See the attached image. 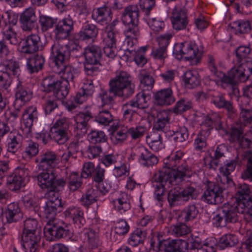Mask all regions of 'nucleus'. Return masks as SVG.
I'll return each instance as SVG.
<instances>
[{
	"mask_svg": "<svg viewBox=\"0 0 252 252\" xmlns=\"http://www.w3.org/2000/svg\"><path fill=\"white\" fill-rule=\"evenodd\" d=\"M41 86L43 91L46 93H53L57 99H63L68 94L70 84L66 81L58 80L53 76H48L43 79Z\"/></svg>",
	"mask_w": 252,
	"mask_h": 252,
	"instance_id": "obj_7",
	"label": "nucleus"
},
{
	"mask_svg": "<svg viewBox=\"0 0 252 252\" xmlns=\"http://www.w3.org/2000/svg\"><path fill=\"white\" fill-rule=\"evenodd\" d=\"M98 32V29L95 25L87 23L83 26L78 35L80 40H86L95 38Z\"/></svg>",
	"mask_w": 252,
	"mask_h": 252,
	"instance_id": "obj_38",
	"label": "nucleus"
},
{
	"mask_svg": "<svg viewBox=\"0 0 252 252\" xmlns=\"http://www.w3.org/2000/svg\"><path fill=\"white\" fill-rule=\"evenodd\" d=\"M238 243V239L236 235L226 234L223 235L220 239L218 247L220 250L226 248L234 247Z\"/></svg>",
	"mask_w": 252,
	"mask_h": 252,
	"instance_id": "obj_44",
	"label": "nucleus"
},
{
	"mask_svg": "<svg viewBox=\"0 0 252 252\" xmlns=\"http://www.w3.org/2000/svg\"><path fill=\"white\" fill-rule=\"evenodd\" d=\"M232 67L227 74H224L220 80L231 88H234L239 83L247 81L252 74V61H246Z\"/></svg>",
	"mask_w": 252,
	"mask_h": 252,
	"instance_id": "obj_5",
	"label": "nucleus"
},
{
	"mask_svg": "<svg viewBox=\"0 0 252 252\" xmlns=\"http://www.w3.org/2000/svg\"><path fill=\"white\" fill-rule=\"evenodd\" d=\"M38 116L39 114L36 107L31 106L27 108L22 115L23 125L30 130L33 123L37 122Z\"/></svg>",
	"mask_w": 252,
	"mask_h": 252,
	"instance_id": "obj_34",
	"label": "nucleus"
},
{
	"mask_svg": "<svg viewBox=\"0 0 252 252\" xmlns=\"http://www.w3.org/2000/svg\"><path fill=\"white\" fill-rule=\"evenodd\" d=\"M207 63L208 68L212 74L218 78V80L220 81L222 77L224 76V73L218 70L217 63L215 57L211 55H208Z\"/></svg>",
	"mask_w": 252,
	"mask_h": 252,
	"instance_id": "obj_58",
	"label": "nucleus"
},
{
	"mask_svg": "<svg viewBox=\"0 0 252 252\" xmlns=\"http://www.w3.org/2000/svg\"><path fill=\"white\" fill-rule=\"evenodd\" d=\"M114 120L111 112L108 109H103L95 117L96 121L100 125L108 126Z\"/></svg>",
	"mask_w": 252,
	"mask_h": 252,
	"instance_id": "obj_54",
	"label": "nucleus"
},
{
	"mask_svg": "<svg viewBox=\"0 0 252 252\" xmlns=\"http://www.w3.org/2000/svg\"><path fill=\"white\" fill-rule=\"evenodd\" d=\"M130 158L137 159L141 165L147 167L157 164L158 161L156 156L151 153L146 147L141 145L132 149Z\"/></svg>",
	"mask_w": 252,
	"mask_h": 252,
	"instance_id": "obj_14",
	"label": "nucleus"
},
{
	"mask_svg": "<svg viewBox=\"0 0 252 252\" xmlns=\"http://www.w3.org/2000/svg\"><path fill=\"white\" fill-rule=\"evenodd\" d=\"M109 86V92L101 90L98 94L102 107L106 105L109 108L112 107L114 99L110 93H113L115 96L126 99L130 97L135 92V86L132 81V77L129 73L125 71L118 72L116 76L110 81Z\"/></svg>",
	"mask_w": 252,
	"mask_h": 252,
	"instance_id": "obj_3",
	"label": "nucleus"
},
{
	"mask_svg": "<svg viewBox=\"0 0 252 252\" xmlns=\"http://www.w3.org/2000/svg\"><path fill=\"white\" fill-rule=\"evenodd\" d=\"M44 230L46 236H51L50 240L70 238L73 233L71 225L60 220L47 221Z\"/></svg>",
	"mask_w": 252,
	"mask_h": 252,
	"instance_id": "obj_8",
	"label": "nucleus"
},
{
	"mask_svg": "<svg viewBox=\"0 0 252 252\" xmlns=\"http://www.w3.org/2000/svg\"><path fill=\"white\" fill-rule=\"evenodd\" d=\"M221 185L214 184L209 187L203 195L204 201L211 204H219L222 203L223 201L222 191L229 187H227L226 185Z\"/></svg>",
	"mask_w": 252,
	"mask_h": 252,
	"instance_id": "obj_15",
	"label": "nucleus"
},
{
	"mask_svg": "<svg viewBox=\"0 0 252 252\" xmlns=\"http://www.w3.org/2000/svg\"><path fill=\"white\" fill-rule=\"evenodd\" d=\"M91 17L97 24L105 26L112 20L113 13L112 12H110L103 4L100 7L93 9Z\"/></svg>",
	"mask_w": 252,
	"mask_h": 252,
	"instance_id": "obj_25",
	"label": "nucleus"
},
{
	"mask_svg": "<svg viewBox=\"0 0 252 252\" xmlns=\"http://www.w3.org/2000/svg\"><path fill=\"white\" fill-rule=\"evenodd\" d=\"M198 213V210L194 204L189 205L181 212V217L184 221H188L195 219Z\"/></svg>",
	"mask_w": 252,
	"mask_h": 252,
	"instance_id": "obj_50",
	"label": "nucleus"
},
{
	"mask_svg": "<svg viewBox=\"0 0 252 252\" xmlns=\"http://www.w3.org/2000/svg\"><path fill=\"white\" fill-rule=\"evenodd\" d=\"M189 135L188 130L186 127H180L171 132L170 140L175 142H183L188 139Z\"/></svg>",
	"mask_w": 252,
	"mask_h": 252,
	"instance_id": "obj_48",
	"label": "nucleus"
},
{
	"mask_svg": "<svg viewBox=\"0 0 252 252\" xmlns=\"http://www.w3.org/2000/svg\"><path fill=\"white\" fill-rule=\"evenodd\" d=\"M150 248L156 252H187L188 243L181 239L150 241Z\"/></svg>",
	"mask_w": 252,
	"mask_h": 252,
	"instance_id": "obj_9",
	"label": "nucleus"
},
{
	"mask_svg": "<svg viewBox=\"0 0 252 252\" xmlns=\"http://www.w3.org/2000/svg\"><path fill=\"white\" fill-rule=\"evenodd\" d=\"M146 141L151 149L155 152H158L164 147L161 134L159 133L154 132L151 136H147Z\"/></svg>",
	"mask_w": 252,
	"mask_h": 252,
	"instance_id": "obj_42",
	"label": "nucleus"
},
{
	"mask_svg": "<svg viewBox=\"0 0 252 252\" xmlns=\"http://www.w3.org/2000/svg\"><path fill=\"white\" fill-rule=\"evenodd\" d=\"M146 131L147 127L145 126L139 125L128 128L127 133L132 140H138L144 135Z\"/></svg>",
	"mask_w": 252,
	"mask_h": 252,
	"instance_id": "obj_57",
	"label": "nucleus"
},
{
	"mask_svg": "<svg viewBox=\"0 0 252 252\" xmlns=\"http://www.w3.org/2000/svg\"><path fill=\"white\" fill-rule=\"evenodd\" d=\"M172 35L169 33L161 35L158 39V47L153 48L151 55L155 60L160 61L162 64L167 57V47Z\"/></svg>",
	"mask_w": 252,
	"mask_h": 252,
	"instance_id": "obj_18",
	"label": "nucleus"
},
{
	"mask_svg": "<svg viewBox=\"0 0 252 252\" xmlns=\"http://www.w3.org/2000/svg\"><path fill=\"white\" fill-rule=\"evenodd\" d=\"M79 174L76 172H73L68 177L67 187L70 191L77 190L82 185V181Z\"/></svg>",
	"mask_w": 252,
	"mask_h": 252,
	"instance_id": "obj_49",
	"label": "nucleus"
},
{
	"mask_svg": "<svg viewBox=\"0 0 252 252\" xmlns=\"http://www.w3.org/2000/svg\"><path fill=\"white\" fill-rule=\"evenodd\" d=\"M36 161L39 162L40 167L49 169L53 168L58 165L59 158L55 152L48 151L38 156Z\"/></svg>",
	"mask_w": 252,
	"mask_h": 252,
	"instance_id": "obj_29",
	"label": "nucleus"
},
{
	"mask_svg": "<svg viewBox=\"0 0 252 252\" xmlns=\"http://www.w3.org/2000/svg\"><path fill=\"white\" fill-rule=\"evenodd\" d=\"M44 63L43 56L34 55L27 59V69L31 73H36L43 68Z\"/></svg>",
	"mask_w": 252,
	"mask_h": 252,
	"instance_id": "obj_35",
	"label": "nucleus"
},
{
	"mask_svg": "<svg viewBox=\"0 0 252 252\" xmlns=\"http://www.w3.org/2000/svg\"><path fill=\"white\" fill-rule=\"evenodd\" d=\"M212 102L216 107L219 108H225L230 114L234 113L232 103L226 101L222 94H220L216 96H212Z\"/></svg>",
	"mask_w": 252,
	"mask_h": 252,
	"instance_id": "obj_43",
	"label": "nucleus"
},
{
	"mask_svg": "<svg viewBox=\"0 0 252 252\" xmlns=\"http://www.w3.org/2000/svg\"><path fill=\"white\" fill-rule=\"evenodd\" d=\"M202 52V47L192 41L176 44L173 49V54L178 60L185 58L187 60L195 59L198 61L201 58Z\"/></svg>",
	"mask_w": 252,
	"mask_h": 252,
	"instance_id": "obj_6",
	"label": "nucleus"
},
{
	"mask_svg": "<svg viewBox=\"0 0 252 252\" xmlns=\"http://www.w3.org/2000/svg\"><path fill=\"white\" fill-rule=\"evenodd\" d=\"M3 70H0V87L7 89L11 83V75L18 77L20 69L18 63L12 60L3 61L0 63Z\"/></svg>",
	"mask_w": 252,
	"mask_h": 252,
	"instance_id": "obj_13",
	"label": "nucleus"
},
{
	"mask_svg": "<svg viewBox=\"0 0 252 252\" xmlns=\"http://www.w3.org/2000/svg\"><path fill=\"white\" fill-rule=\"evenodd\" d=\"M98 191L93 188L89 189L80 199L81 204L86 207L95 202L99 197Z\"/></svg>",
	"mask_w": 252,
	"mask_h": 252,
	"instance_id": "obj_40",
	"label": "nucleus"
},
{
	"mask_svg": "<svg viewBox=\"0 0 252 252\" xmlns=\"http://www.w3.org/2000/svg\"><path fill=\"white\" fill-rule=\"evenodd\" d=\"M184 81L187 87L194 88L199 84V79L196 72L187 71L184 75Z\"/></svg>",
	"mask_w": 252,
	"mask_h": 252,
	"instance_id": "obj_55",
	"label": "nucleus"
},
{
	"mask_svg": "<svg viewBox=\"0 0 252 252\" xmlns=\"http://www.w3.org/2000/svg\"><path fill=\"white\" fill-rule=\"evenodd\" d=\"M138 109V106L133 98L124 104L122 110L125 121L132 125L136 124V118L138 116L136 112Z\"/></svg>",
	"mask_w": 252,
	"mask_h": 252,
	"instance_id": "obj_31",
	"label": "nucleus"
},
{
	"mask_svg": "<svg viewBox=\"0 0 252 252\" xmlns=\"http://www.w3.org/2000/svg\"><path fill=\"white\" fill-rule=\"evenodd\" d=\"M83 54L85 58V62L99 63L101 53L98 46L89 45L85 49Z\"/></svg>",
	"mask_w": 252,
	"mask_h": 252,
	"instance_id": "obj_37",
	"label": "nucleus"
},
{
	"mask_svg": "<svg viewBox=\"0 0 252 252\" xmlns=\"http://www.w3.org/2000/svg\"><path fill=\"white\" fill-rule=\"evenodd\" d=\"M146 234L140 229H136L129 236L128 243L132 247L137 246L143 243L145 240Z\"/></svg>",
	"mask_w": 252,
	"mask_h": 252,
	"instance_id": "obj_53",
	"label": "nucleus"
},
{
	"mask_svg": "<svg viewBox=\"0 0 252 252\" xmlns=\"http://www.w3.org/2000/svg\"><path fill=\"white\" fill-rule=\"evenodd\" d=\"M23 182L21 178L16 176L14 173L9 175L7 178V185L8 188L13 191L19 189L22 186Z\"/></svg>",
	"mask_w": 252,
	"mask_h": 252,
	"instance_id": "obj_61",
	"label": "nucleus"
},
{
	"mask_svg": "<svg viewBox=\"0 0 252 252\" xmlns=\"http://www.w3.org/2000/svg\"><path fill=\"white\" fill-rule=\"evenodd\" d=\"M38 222L34 219L29 218L24 221L22 233H39L37 232Z\"/></svg>",
	"mask_w": 252,
	"mask_h": 252,
	"instance_id": "obj_63",
	"label": "nucleus"
},
{
	"mask_svg": "<svg viewBox=\"0 0 252 252\" xmlns=\"http://www.w3.org/2000/svg\"><path fill=\"white\" fill-rule=\"evenodd\" d=\"M75 48L74 45H69L63 40H56L51 47L50 59L54 71L61 74L62 81H66L69 84L78 74L77 68L65 65V62L68 60L71 52Z\"/></svg>",
	"mask_w": 252,
	"mask_h": 252,
	"instance_id": "obj_2",
	"label": "nucleus"
},
{
	"mask_svg": "<svg viewBox=\"0 0 252 252\" xmlns=\"http://www.w3.org/2000/svg\"><path fill=\"white\" fill-rule=\"evenodd\" d=\"M171 20L175 30L180 31L185 29L189 23L186 10L181 7H175L172 11Z\"/></svg>",
	"mask_w": 252,
	"mask_h": 252,
	"instance_id": "obj_21",
	"label": "nucleus"
},
{
	"mask_svg": "<svg viewBox=\"0 0 252 252\" xmlns=\"http://www.w3.org/2000/svg\"><path fill=\"white\" fill-rule=\"evenodd\" d=\"M21 245L25 252H38L41 236L39 233H22Z\"/></svg>",
	"mask_w": 252,
	"mask_h": 252,
	"instance_id": "obj_20",
	"label": "nucleus"
},
{
	"mask_svg": "<svg viewBox=\"0 0 252 252\" xmlns=\"http://www.w3.org/2000/svg\"><path fill=\"white\" fill-rule=\"evenodd\" d=\"M113 204L116 208L121 213H123L130 208L127 195L125 193L122 194L120 198L113 201Z\"/></svg>",
	"mask_w": 252,
	"mask_h": 252,
	"instance_id": "obj_52",
	"label": "nucleus"
},
{
	"mask_svg": "<svg viewBox=\"0 0 252 252\" xmlns=\"http://www.w3.org/2000/svg\"><path fill=\"white\" fill-rule=\"evenodd\" d=\"M1 33L3 38L9 41L13 45H17L19 43L17 33L10 25H5L2 29Z\"/></svg>",
	"mask_w": 252,
	"mask_h": 252,
	"instance_id": "obj_45",
	"label": "nucleus"
},
{
	"mask_svg": "<svg viewBox=\"0 0 252 252\" xmlns=\"http://www.w3.org/2000/svg\"><path fill=\"white\" fill-rule=\"evenodd\" d=\"M39 23L42 32L47 31L57 23V19L44 15L39 16Z\"/></svg>",
	"mask_w": 252,
	"mask_h": 252,
	"instance_id": "obj_64",
	"label": "nucleus"
},
{
	"mask_svg": "<svg viewBox=\"0 0 252 252\" xmlns=\"http://www.w3.org/2000/svg\"><path fill=\"white\" fill-rule=\"evenodd\" d=\"M88 139L91 143L95 144L105 142L107 137L102 131L92 130L88 134Z\"/></svg>",
	"mask_w": 252,
	"mask_h": 252,
	"instance_id": "obj_59",
	"label": "nucleus"
},
{
	"mask_svg": "<svg viewBox=\"0 0 252 252\" xmlns=\"http://www.w3.org/2000/svg\"><path fill=\"white\" fill-rule=\"evenodd\" d=\"M105 33L106 35L103 40L105 44L104 53L108 58L113 59L117 54L116 42L119 36V33L113 30H108V26L106 28Z\"/></svg>",
	"mask_w": 252,
	"mask_h": 252,
	"instance_id": "obj_17",
	"label": "nucleus"
},
{
	"mask_svg": "<svg viewBox=\"0 0 252 252\" xmlns=\"http://www.w3.org/2000/svg\"><path fill=\"white\" fill-rule=\"evenodd\" d=\"M73 22L71 17H67L60 21L54 31L56 37L58 39H63L67 37L73 30Z\"/></svg>",
	"mask_w": 252,
	"mask_h": 252,
	"instance_id": "obj_23",
	"label": "nucleus"
},
{
	"mask_svg": "<svg viewBox=\"0 0 252 252\" xmlns=\"http://www.w3.org/2000/svg\"><path fill=\"white\" fill-rule=\"evenodd\" d=\"M184 153L178 151L164 159V166L155 173L153 178V186L155 188L154 194L156 199L161 201L165 186L178 184L185 177L189 178L192 175L191 168L182 159Z\"/></svg>",
	"mask_w": 252,
	"mask_h": 252,
	"instance_id": "obj_1",
	"label": "nucleus"
},
{
	"mask_svg": "<svg viewBox=\"0 0 252 252\" xmlns=\"http://www.w3.org/2000/svg\"><path fill=\"white\" fill-rule=\"evenodd\" d=\"M64 187L56 186V189L53 188H49L46 189L48 191L45 194V197L48 199L47 202H51L55 203L57 201L58 203H62V200L60 198L58 191L63 188Z\"/></svg>",
	"mask_w": 252,
	"mask_h": 252,
	"instance_id": "obj_60",
	"label": "nucleus"
},
{
	"mask_svg": "<svg viewBox=\"0 0 252 252\" xmlns=\"http://www.w3.org/2000/svg\"><path fill=\"white\" fill-rule=\"evenodd\" d=\"M15 97L14 107L18 108L19 106H22L32 99V92L30 88L23 86L21 82H19L16 88Z\"/></svg>",
	"mask_w": 252,
	"mask_h": 252,
	"instance_id": "obj_27",
	"label": "nucleus"
},
{
	"mask_svg": "<svg viewBox=\"0 0 252 252\" xmlns=\"http://www.w3.org/2000/svg\"><path fill=\"white\" fill-rule=\"evenodd\" d=\"M232 29L236 34L249 33L252 30V26L249 20L246 19L238 20L232 23Z\"/></svg>",
	"mask_w": 252,
	"mask_h": 252,
	"instance_id": "obj_41",
	"label": "nucleus"
},
{
	"mask_svg": "<svg viewBox=\"0 0 252 252\" xmlns=\"http://www.w3.org/2000/svg\"><path fill=\"white\" fill-rule=\"evenodd\" d=\"M42 48L40 37L38 34H32L25 38L20 48L22 53L31 54L38 51Z\"/></svg>",
	"mask_w": 252,
	"mask_h": 252,
	"instance_id": "obj_22",
	"label": "nucleus"
},
{
	"mask_svg": "<svg viewBox=\"0 0 252 252\" xmlns=\"http://www.w3.org/2000/svg\"><path fill=\"white\" fill-rule=\"evenodd\" d=\"M6 218V222L10 223L18 221L22 217V213L19 204L12 202L8 205L6 210L3 213Z\"/></svg>",
	"mask_w": 252,
	"mask_h": 252,
	"instance_id": "obj_32",
	"label": "nucleus"
},
{
	"mask_svg": "<svg viewBox=\"0 0 252 252\" xmlns=\"http://www.w3.org/2000/svg\"><path fill=\"white\" fill-rule=\"evenodd\" d=\"M92 118V113L89 111L85 113H80L76 118V125L74 127V131L76 135L79 137H82L87 132L88 122Z\"/></svg>",
	"mask_w": 252,
	"mask_h": 252,
	"instance_id": "obj_28",
	"label": "nucleus"
},
{
	"mask_svg": "<svg viewBox=\"0 0 252 252\" xmlns=\"http://www.w3.org/2000/svg\"><path fill=\"white\" fill-rule=\"evenodd\" d=\"M64 215L65 217L72 219L75 226L79 228H82L86 223L84 213L79 208L69 207L64 212Z\"/></svg>",
	"mask_w": 252,
	"mask_h": 252,
	"instance_id": "obj_30",
	"label": "nucleus"
},
{
	"mask_svg": "<svg viewBox=\"0 0 252 252\" xmlns=\"http://www.w3.org/2000/svg\"><path fill=\"white\" fill-rule=\"evenodd\" d=\"M237 164L236 159L224 162V164L220 168V175L218 177V182H220L221 184L226 185L227 187L233 186L234 183L229 175L235 170Z\"/></svg>",
	"mask_w": 252,
	"mask_h": 252,
	"instance_id": "obj_19",
	"label": "nucleus"
},
{
	"mask_svg": "<svg viewBox=\"0 0 252 252\" xmlns=\"http://www.w3.org/2000/svg\"><path fill=\"white\" fill-rule=\"evenodd\" d=\"M192 107V103L188 98H181L179 100L173 108L172 111L176 114H182Z\"/></svg>",
	"mask_w": 252,
	"mask_h": 252,
	"instance_id": "obj_47",
	"label": "nucleus"
},
{
	"mask_svg": "<svg viewBox=\"0 0 252 252\" xmlns=\"http://www.w3.org/2000/svg\"><path fill=\"white\" fill-rule=\"evenodd\" d=\"M139 10L137 5H129L123 11L121 20L127 26L125 34L127 38L136 40L140 35L138 27Z\"/></svg>",
	"mask_w": 252,
	"mask_h": 252,
	"instance_id": "obj_4",
	"label": "nucleus"
},
{
	"mask_svg": "<svg viewBox=\"0 0 252 252\" xmlns=\"http://www.w3.org/2000/svg\"><path fill=\"white\" fill-rule=\"evenodd\" d=\"M133 99L135 100L138 108L140 109H144L149 106L151 100V94L140 92L137 94Z\"/></svg>",
	"mask_w": 252,
	"mask_h": 252,
	"instance_id": "obj_56",
	"label": "nucleus"
},
{
	"mask_svg": "<svg viewBox=\"0 0 252 252\" xmlns=\"http://www.w3.org/2000/svg\"><path fill=\"white\" fill-rule=\"evenodd\" d=\"M22 136L16 131L10 132L7 140V150L12 153H15L20 147Z\"/></svg>",
	"mask_w": 252,
	"mask_h": 252,
	"instance_id": "obj_39",
	"label": "nucleus"
},
{
	"mask_svg": "<svg viewBox=\"0 0 252 252\" xmlns=\"http://www.w3.org/2000/svg\"><path fill=\"white\" fill-rule=\"evenodd\" d=\"M220 209L228 223H236L238 221L240 214H245V218H248L249 210L243 204H239L233 200L224 203Z\"/></svg>",
	"mask_w": 252,
	"mask_h": 252,
	"instance_id": "obj_11",
	"label": "nucleus"
},
{
	"mask_svg": "<svg viewBox=\"0 0 252 252\" xmlns=\"http://www.w3.org/2000/svg\"><path fill=\"white\" fill-rule=\"evenodd\" d=\"M62 203H58V201L55 203L50 202H46L44 207V215L48 219L47 221L53 220H58L56 218L58 212H60L62 208Z\"/></svg>",
	"mask_w": 252,
	"mask_h": 252,
	"instance_id": "obj_36",
	"label": "nucleus"
},
{
	"mask_svg": "<svg viewBox=\"0 0 252 252\" xmlns=\"http://www.w3.org/2000/svg\"><path fill=\"white\" fill-rule=\"evenodd\" d=\"M138 78L141 84L143 85V87H146L147 90H151L153 88L155 82L154 80L146 70H141L138 75Z\"/></svg>",
	"mask_w": 252,
	"mask_h": 252,
	"instance_id": "obj_51",
	"label": "nucleus"
},
{
	"mask_svg": "<svg viewBox=\"0 0 252 252\" xmlns=\"http://www.w3.org/2000/svg\"><path fill=\"white\" fill-rule=\"evenodd\" d=\"M168 122V114L165 112L160 113L157 116V121L155 122L154 129L163 132L167 129Z\"/></svg>",
	"mask_w": 252,
	"mask_h": 252,
	"instance_id": "obj_46",
	"label": "nucleus"
},
{
	"mask_svg": "<svg viewBox=\"0 0 252 252\" xmlns=\"http://www.w3.org/2000/svg\"><path fill=\"white\" fill-rule=\"evenodd\" d=\"M155 103L158 106H168L176 101L173 92L170 87L161 89L155 94Z\"/></svg>",
	"mask_w": 252,
	"mask_h": 252,
	"instance_id": "obj_26",
	"label": "nucleus"
},
{
	"mask_svg": "<svg viewBox=\"0 0 252 252\" xmlns=\"http://www.w3.org/2000/svg\"><path fill=\"white\" fill-rule=\"evenodd\" d=\"M234 201L242 203L245 207L250 209L252 207V189L248 184L243 183L239 184L236 188Z\"/></svg>",
	"mask_w": 252,
	"mask_h": 252,
	"instance_id": "obj_16",
	"label": "nucleus"
},
{
	"mask_svg": "<svg viewBox=\"0 0 252 252\" xmlns=\"http://www.w3.org/2000/svg\"><path fill=\"white\" fill-rule=\"evenodd\" d=\"M37 184L43 189L49 188L56 189V186L64 187L66 182L62 177H58L53 168L45 169L36 176Z\"/></svg>",
	"mask_w": 252,
	"mask_h": 252,
	"instance_id": "obj_10",
	"label": "nucleus"
},
{
	"mask_svg": "<svg viewBox=\"0 0 252 252\" xmlns=\"http://www.w3.org/2000/svg\"><path fill=\"white\" fill-rule=\"evenodd\" d=\"M225 147L224 145H220L216 148L213 157H207L204 158V164L209 169H215L219 164V160L224 157Z\"/></svg>",
	"mask_w": 252,
	"mask_h": 252,
	"instance_id": "obj_33",
	"label": "nucleus"
},
{
	"mask_svg": "<svg viewBox=\"0 0 252 252\" xmlns=\"http://www.w3.org/2000/svg\"><path fill=\"white\" fill-rule=\"evenodd\" d=\"M168 201L170 207H174L184 204L180 192L176 190H171L168 194Z\"/></svg>",
	"mask_w": 252,
	"mask_h": 252,
	"instance_id": "obj_62",
	"label": "nucleus"
},
{
	"mask_svg": "<svg viewBox=\"0 0 252 252\" xmlns=\"http://www.w3.org/2000/svg\"><path fill=\"white\" fill-rule=\"evenodd\" d=\"M68 120L63 117L55 123L51 128V138L60 145L67 141L70 135Z\"/></svg>",
	"mask_w": 252,
	"mask_h": 252,
	"instance_id": "obj_12",
	"label": "nucleus"
},
{
	"mask_svg": "<svg viewBox=\"0 0 252 252\" xmlns=\"http://www.w3.org/2000/svg\"><path fill=\"white\" fill-rule=\"evenodd\" d=\"M19 21L23 31H31L34 28L37 21L34 10L32 8H27L21 14Z\"/></svg>",
	"mask_w": 252,
	"mask_h": 252,
	"instance_id": "obj_24",
	"label": "nucleus"
}]
</instances>
